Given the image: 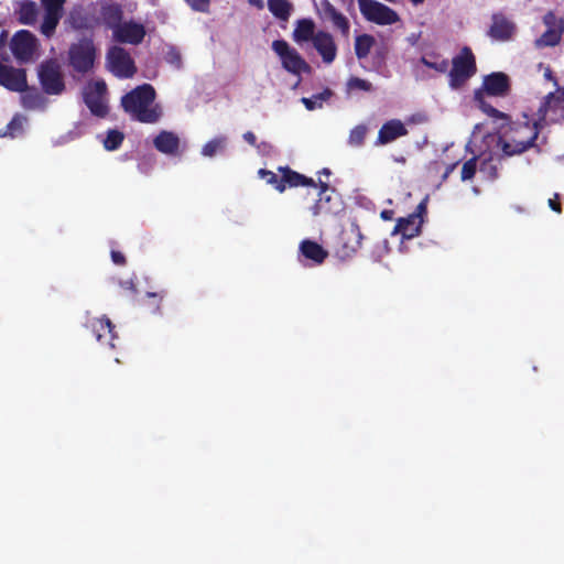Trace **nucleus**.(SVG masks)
I'll return each instance as SVG.
<instances>
[{
    "label": "nucleus",
    "mask_w": 564,
    "mask_h": 564,
    "mask_svg": "<svg viewBox=\"0 0 564 564\" xmlns=\"http://www.w3.org/2000/svg\"><path fill=\"white\" fill-rule=\"evenodd\" d=\"M347 86H348V87H352V77H350V78L347 80Z\"/></svg>",
    "instance_id": "60"
},
{
    "label": "nucleus",
    "mask_w": 564,
    "mask_h": 564,
    "mask_svg": "<svg viewBox=\"0 0 564 564\" xmlns=\"http://www.w3.org/2000/svg\"><path fill=\"white\" fill-rule=\"evenodd\" d=\"M383 220H392L394 216V212L392 209H383L380 214Z\"/></svg>",
    "instance_id": "56"
},
{
    "label": "nucleus",
    "mask_w": 564,
    "mask_h": 564,
    "mask_svg": "<svg viewBox=\"0 0 564 564\" xmlns=\"http://www.w3.org/2000/svg\"><path fill=\"white\" fill-rule=\"evenodd\" d=\"M119 285H120V288H122L126 291L131 292L132 294H135L137 291H138L137 286H135V283H134V281L132 279L121 280L119 282Z\"/></svg>",
    "instance_id": "50"
},
{
    "label": "nucleus",
    "mask_w": 564,
    "mask_h": 564,
    "mask_svg": "<svg viewBox=\"0 0 564 564\" xmlns=\"http://www.w3.org/2000/svg\"><path fill=\"white\" fill-rule=\"evenodd\" d=\"M343 258H346V257H349V252L348 251H344L343 254H341Z\"/></svg>",
    "instance_id": "61"
},
{
    "label": "nucleus",
    "mask_w": 564,
    "mask_h": 564,
    "mask_svg": "<svg viewBox=\"0 0 564 564\" xmlns=\"http://www.w3.org/2000/svg\"><path fill=\"white\" fill-rule=\"evenodd\" d=\"M90 327L98 343L115 348L113 340L117 336L113 332L115 326L108 317L93 321Z\"/></svg>",
    "instance_id": "21"
},
{
    "label": "nucleus",
    "mask_w": 564,
    "mask_h": 564,
    "mask_svg": "<svg viewBox=\"0 0 564 564\" xmlns=\"http://www.w3.org/2000/svg\"><path fill=\"white\" fill-rule=\"evenodd\" d=\"M312 42L316 51L322 56L324 63L329 64L335 59L337 47L329 33L318 31Z\"/></svg>",
    "instance_id": "22"
},
{
    "label": "nucleus",
    "mask_w": 564,
    "mask_h": 564,
    "mask_svg": "<svg viewBox=\"0 0 564 564\" xmlns=\"http://www.w3.org/2000/svg\"><path fill=\"white\" fill-rule=\"evenodd\" d=\"M39 79L47 95H61L65 90L63 73L56 59L51 58L41 63Z\"/></svg>",
    "instance_id": "7"
},
{
    "label": "nucleus",
    "mask_w": 564,
    "mask_h": 564,
    "mask_svg": "<svg viewBox=\"0 0 564 564\" xmlns=\"http://www.w3.org/2000/svg\"><path fill=\"white\" fill-rule=\"evenodd\" d=\"M166 294L167 292L165 290L148 292L144 300L141 302V305L145 307L151 314H159L161 313L162 301Z\"/></svg>",
    "instance_id": "32"
},
{
    "label": "nucleus",
    "mask_w": 564,
    "mask_h": 564,
    "mask_svg": "<svg viewBox=\"0 0 564 564\" xmlns=\"http://www.w3.org/2000/svg\"><path fill=\"white\" fill-rule=\"evenodd\" d=\"M376 44V40L370 34H361L355 37V54L358 58L366 57L372 46Z\"/></svg>",
    "instance_id": "33"
},
{
    "label": "nucleus",
    "mask_w": 564,
    "mask_h": 564,
    "mask_svg": "<svg viewBox=\"0 0 564 564\" xmlns=\"http://www.w3.org/2000/svg\"><path fill=\"white\" fill-rule=\"evenodd\" d=\"M124 140V134L119 130H109L106 139L104 140V147L108 151H115L119 149Z\"/></svg>",
    "instance_id": "36"
},
{
    "label": "nucleus",
    "mask_w": 564,
    "mask_h": 564,
    "mask_svg": "<svg viewBox=\"0 0 564 564\" xmlns=\"http://www.w3.org/2000/svg\"><path fill=\"white\" fill-rule=\"evenodd\" d=\"M61 18L62 17L59 15L48 14L44 12L43 21L40 28L41 33L47 39L52 37L55 33V30L58 25Z\"/></svg>",
    "instance_id": "35"
},
{
    "label": "nucleus",
    "mask_w": 564,
    "mask_h": 564,
    "mask_svg": "<svg viewBox=\"0 0 564 564\" xmlns=\"http://www.w3.org/2000/svg\"><path fill=\"white\" fill-rule=\"evenodd\" d=\"M315 23L312 19H300L293 30V40L296 43L313 41L315 37Z\"/></svg>",
    "instance_id": "27"
},
{
    "label": "nucleus",
    "mask_w": 564,
    "mask_h": 564,
    "mask_svg": "<svg viewBox=\"0 0 564 564\" xmlns=\"http://www.w3.org/2000/svg\"><path fill=\"white\" fill-rule=\"evenodd\" d=\"M22 93L23 94L21 96V104H22L23 108L29 109V110H34V109H42L44 107L45 99H44L43 95L35 88L29 89L26 87V89Z\"/></svg>",
    "instance_id": "30"
},
{
    "label": "nucleus",
    "mask_w": 564,
    "mask_h": 564,
    "mask_svg": "<svg viewBox=\"0 0 564 564\" xmlns=\"http://www.w3.org/2000/svg\"><path fill=\"white\" fill-rule=\"evenodd\" d=\"M256 147H257L259 150H261V149L270 148V144H269V143H267V142H262L261 144H257Z\"/></svg>",
    "instance_id": "58"
},
{
    "label": "nucleus",
    "mask_w": 564,
    "mask_h": 564,
    "mask_svg": "<svg viewBox=\"0 0 564 564\" xmlns=\"http://www.w3.org/2000/svg\"><path fill=\"white\" fill-rule=\"evenodd\" d=\"M517 31V25L508 19L503 13H494L491 17V25L488 35L496 41L506 42L512 39Z\"/></svg>",
    "instance_id": "16"
},
{
    "label": "nucleus",
    "mask_w": 564,
    "mask_h": 564,
    "mask_svg": "<svg viewBox=\"0 0 564 564\" xmlns=\"http://www.w3.org/2000/svg\"><path fill=\"white\" fill-rule=\"evenodd\" d=\"M367 134V127L359 124L355 127V143L361 144Z\"/></svg>",
    "instance_id": "47"
},
{
    "label": "nucleus",
    "mask_w": 564,
    "mask_h": 564,
    "mask_svg": "<svg viewBox=\"0 0 564 564\" xmlns=\"http://www.w3.org/2000/svg\"><path fill=\"white\" fill-rule=\"evenodd\" d=\"M155 149L164 154L175 155L180 148V138L171 131H161L153 140Z\"/></svg>",
    "instance_id": "25"
},
{
    "label": "nucleus",
    "mask_w": 564,
    "mask_h": 564,
    "mask_svg": "<svg viewBox=\"0 0 564 564\" xmlns=\"http://www.w3.org/2000/svg\"><path fill=\"white\" fill-rule=\"evenodd\" d=\"M477 70L476 58L470 47L465 46L452 59V69L448 73V83L453 89L463 87Z\"/></svg>",
    "instance_id": "3"
},
{
    "label": "nucleus",
    "mask_w": 564,
    "mask_h": 564,
    "mask_svg": "<svg viewBox=\"0 0 564 564\" xmlns=\"http://www.w3.org/2000/svg\"><path fill=\"white\" fill-rule=\"evenodd\" d=\"M65 1L66 0H42L44 12L62 17Z\"/></svg>",
    "instance_id": "42"
},
{
    "label": "nucleus",
    "mask_w": 564,
    "mask_h": 564,
    "mask_svg": "<svg viewBox=\"0 0 564 564\" xmlns=\"http://www.w3.org/2000/svg\"><path fill=\"white\" fill-rule=\"evenodd\" d=\"M426 200L427 198L423 199L417 206L415 212L412 215H417V219H422V215L426 213Z\"/></svg>",
    "instance_id": "52"
},
{
    "label": "nucleus",
    "mask_w": 564,
    "mask_h": 564,
    "mask_svg": "<svg viewBox=\"0 0 564 564\" xmlns=\"http://www.w3.org/2000/svg\"><path fill=\"white\" fill-rule=\"evenodd\" d=\"M96 50L90 39H83L78 43L72 44L68 51L69 65L82 74L93 68Z\"/></svg>",
    "instance_id": "8"
},
{
    "label": "nucleus",
    "mask_w": 564,
    "mask_h": 564,
    "mask_svg": "<svg viewBox=\"0 0 564 564\" xmlns=\"http://www.w3.org/2000/svg\"><path fill=\"white\" fill-rule=\"evenodd\" d=\"M155 96L153 86L143 84L127 93L121 98V106L132 119L142 123H155L162 115L161 108L153 105Z\"/></svg>",
    "instance_id": "2"
},
{
    "label": "nucleus",
    "mask_w": 564,
    "mask_h": 564,
    "mask_svg": "<svg viewBox=\"0 0 564 564\" xmlns=\"http://www.w3.org/2000/svg\"><path fill=\"white\" fill-rule=\"evenodd\" d=\"M145 36V29L142 24L135 22L120 23L113 31V37L119 43L138 45Z\"/></svg>",
    "instance_id": "18"
},
{
    "label": "nucleus",
    "mask_w": 564,
    "mask_h": 564,
    "mask_svg": "<svg viewBox=\"0 0 564 564\" xmlns=\"http://www.w3.org/2000/svg\"><path fill=\"white\" fill-rule=\"evenodd\" d=\"M0 86L11 91H24L28 87L25 70L0 63Z\"/></svg>",
    "instance_id": "15"
},
{
    "label": "nucleus",
    "mask_w": 564,
    "mask_h": 564,
    "mask_svg": "<svg viewBox=\"0 0 564 564\" xmlns=\"http://www.w3.org/2000/svg\"><path fill=\"white\" fill-rule=\"evenodd\" d=\"M300 254L313 264H322L328 257V251L322 245L311 239H304L299 247Z\"/></svg>",
    "instance_id": "23"
},
{
    "label": "nucleus",
    "mask_w": 564,
    "mask_h": 564,
    "mask_svg": "<svg viewBox=\"0 0 564 564\" xmlns=\"http://www.w3.org/2000/svg\"><path fill=\"white\" fill-rule=\"evenodd\" d=\"M479 171L490 181H495L499 176L498 167L494 164L491 158L485 159L480 162Z\"/></svg>",
    "instance_id": "41"
},
{
    "label": "nucleus",
    "mask_w": 564,
    "mask_h": 564,
    "mask_svg": "<svg viewBox=\"0 0 564 564\" xmlns=\"http://www.w3.org/2000/svg\"><path fill=\"white\" fill-rule=\"evenodd\" d=\"M97 15L100 19V25L102 24L113 32L122 22L123 10L121 4L113 0H104L100 2L99 14Z\"/></svg>",
    "instance_id": "19"
},
{
    "label": "nucleus",
    "mask_w": 564,
    "mask_h": 564,
    "mask_svg": "<svg viewBox=\"0 0 564 564\" xmlns=\"http://www.w3.org/2000/svg\"><path fill=\"white\" fill-rule=\"evenodd\" d=\"M362 18L377 25H392L400 21L399 13L377 0H357Z\"/></svg>",
    "instance_id": "4"
},
{
    "label": "nucleus",
    "mask_w": 564,
    "mask_h": 564,
    "mask_svg": "<svg viewBox=\"0 0 564 564\" xmlns=\"http://www.w3.org/2000/svg\"><path fill=\"white\" fill-rule=\"evenodd\" d=\"M457 165H458V162H455V163H452L446 166V169L442 175V182H445L448 178V176L453 173V171L456 169Z\"/></svg>",
    "instance_id": "55"
},
{
    "label": "nucleus",
    "mask_w": 564,
    "mask_h": 564,
    "mask_svg": "<svg viewBox=\"0 0 564 564\" xmlns=\"http://www.w3.org/2000/svg\"><path fill=\"white\" fill-rule=\"evenodd\" d=\"M475 101L487 116L503 121L497 140V147L502 151L503 155H519L535 147V141L541 129L544 127L539 117L530 120L529 116L523 113V120L511 121L507 113L488 104L480 91L475 93Z\"/></svg>",
    "instance_id": "1"
},
{
    "label": "nucleus",
    "mask_w": 564,
    "mask_h": 564,
    "mask_svg": "<svg viewBox=\"0 0 564 564\" xmlns=\"http://www.w3.org/2000/svg\"><path fill=\"white\" fill-rule=\"evenodd\" d=\"M272 50L280 57L283 68L289 73L293 75L311 73L312 67L310 64L285 40L273 41Z\"/></svg>",
    "instance_id": "5"
},
{
    "label": "nucleus",
    "mask_w": 564,
    "mask_h": 564,
    "mask_svg": "<svg viewBox=\"0 0 564 564\" xmlns=\"http://www.w3.org/2000/svg\"><path fill=\"white\" fill-rule=\"evenodd\" d=\"M323 173L328 175V174H329V171H328L327 169H324V170H323Z\"/></svg>",
    "instance_id": "62"
},
{
    "label": "nucleus",
    "mask_w": 564,
    "mask_h": 564,
    "mask_svg": "<svg viewBox=\"0 0 564 564\" xmlns=\"http://www.w3.org/2000/svg\"><path fill=\"white\" fill-rule=\"evenodd\" d=\"M10 46L17 59L29 61L35 52L36 37L28 30H20L13 35Z\"/></svg>",
    "instance_id": "13"
},
{
    "label": "nucleus",
    "mask_w": 564,
    "mask_h": 564,
    "mask_svg": "<svg viewBox=\"0 0 564 564\" xmlns=\"http://www.w3.org/2000/svg\"><path fill=\"white\" fill-rule=\"evenodd\" d=\"M37 6L34 1L25 0L18 10V20L21 24L33 25L37 18Z\"/></svg>",
    "instance_id": "29"
},
{
    "label": "nucleus",
    "mask_w": 564,
    "mask_h": 564,
    "mask_svg": "<svg viewBox=\"0 0 564 564\" xmlns=\"http://www.w3.org/2000/svg\"><path fill=\"white\" fill-rule=\"evenodd\" d=\"M318 17L324 22L332 23L333 28L339 30L345 36L349 34V21L328 0H321L316 6Z\"/></svg>",
    "instance_id": "14"
},
{
    "label": "nucleus",
    "mask_w": 564,
    "mask_h": 564,
    "mask_svg": "<svg viewBox=\"0 0 564 564\" xmlns=\"http://www.w3.org/2000/svg\"><path fill=\"white\" fill-rule=\"evenodd\" d=\"M186 3L195 11L207 12L210 0H185Z\"/></svg>",
    "instance_id": "45"
},
{
    "label": "nucleus",
    "mask_w": 564,
    "mask_h": 564,
    "mask_svg": "<svg viewBox=\"0 0 564 564\" xmlns=\"http://www.w3.org/2000/svg\"><path fill=\"white\" fill-rule=\"evenodd\" d=\"M333 93L329 88H325L322 93L315 94L312 97H303L302 104L310 111L322 108L323 104L332 97Z\"/></svg>",
    "instance_id": "34"
},
{
    "label": "nucleus",
    "mask_w": 564,
    "mask_h": 564,
    "mask_svg": "<svg viewBox=\"0 0 564 564\" xmlns=\"http://www.w3.org/2000/svg\"><path fill=\"white\" fill-rule=\"evenodd\" d=\"M268 9L276 19L288 21L293 6L289 0H268Z\"/></svg>",
    "instance_id": "31"
},
{
    "label": "nucleus",
    "mask_w": 564,
    "mask_h": 564,
    "mask_svg": "<svg viewBox=\"0 0 564 564\" xmlns=\"http://www.w3.org/2000/svg\"><path fill=\"white\" fill-rule=\"evenodd\" d=\"M355 89L370 91L372 89V85L366 79L355 77Z\"/></svg>",
    "instance_id": "49"
},
{
    "label": "nucleus",
    "mask_w": 564,
    "mask_h": 564,
    "mask_svg": "<svg viewBox=\"0 0 564 564\" xmlns=\"http://www.w3.org/2000/svg\"><path fill=\"white\" fill-rule=\"evenodd\" d=\"M279 172L283 176V186L286 187H297V186H306L317 189V183L303 174H300L296 171H293L289 166L279 167Z\"/></svg>",
    "instance_id": "24"
},
{
    "label": "nucleus",
    "mask_w": 564,
    "mask_h": 564,
    "mask_svg": "<svg viewBox=\"0 0 564 564\" xmlns=\"http://www.w3.org/2000/svg\"><path fill=\"white\" fill-rule=\"evenodd\" d=\"M408 133L409 131L401 120L391 119L382 124L375 143L376 145H386L401 137H405Z\"/></svg>",
    "instance_id": "20"
},
{
    "label": "nucleus",
    "mask_w": 564,
    "mask_h": 564,
    "mask_svg": "<svg viewBox=\"0 0 564 564\" xmlns=\"http://www.w3.org/2000/svg\"><path fill=\"white\" fill-rule=\"evenodd\" d=\"M23 129V118L19 115L14 116L11 121L7 124L6 131L1 134L2 137H14L17 132H21Z\"/></svg>",
    "instance_id": "43"
},
{
    "label": "nucleus",
    "mask_w": 564,
    "mask_h": 564,
    "mask_svg": "<svg viewBox=\"0 0 564 564\" xmlns=\"http://www.w3.org/2000/svg\"><path fill=\"white\" fill-rule=\"evenodd\" d=\"M482 87L488 96L506 97L511 90V83L506 73L494 72L485 76Z\"/></svg>",
    "instance_id": "17"
},
{
    "label": "nucleus",
    "mask_w": 564,
    "mask_h": 564,
    "mask_svg": "<svg viewBox=\"0 0 564 564\" xmlns=\"http://www.w3.org/2000/svg\"><path fill=\"white\" fill-rule=\"evenodd\" d=\"M67 22L74 30H94L100 25V19L93 3L87 7L75 6L69 11Z\"/></svg>",
    "instance_id": "10"
},
{
    "label": "nucleus",
    "mask_w": 564,
    "mask_h": 564,
    "mask_svg": "<svg viewBox=\"0 0 564 564\" xmlns=\"http://www.w3.org/2000/svg\"><path fill=\"white\" fill-rule=\"evenodd\" d=\"M83 98L85 105L94 116L105 118L108 115V106L104 97L98 96L96 93H83Z\"/></svg>",
    "instance_id": "28"
},
{
    "label": "nucleus",
    "mask_w": 564,
    "mask_h": 564,
    "mask_svg": "<svg viewBox=\"0 0 564 564\" xmlns=\"http://www.w3.org/2000/svg\"><path fill=\"white\" fill-rule=\"evenodd\" d=\"M107 86L104 80H97L93 85H89L85 88L84 93H96L98 96L102 97L106 94Z\"/></svg>",
    "instance_id": "46"
},
{
    "label": "nucleus",
    "mask_w": 564,
    "mask_h": 564,
    "mask_svg": "<svg viewBox=\"0 0 564 564\" xmlns=\"http://www.w3.org/2000/svg\"><path fill=\"white\" fill-rule=\"evenodd\" d=\"M110 256L112 262L117 265H124L127 262L124 254L118 250H111Z\"/></svg>",
    "instance_id": "48"
},
{
    "label": "nucleus",
    "mask_w": 564,
    "mask_h": 564,
    "mask_svg": "<svg viewBox=\"0 0 564 564\" xmlns=\"http://www.w3.org/2000/svg\"><path fill=\"white\" fill-rule=\"evenodd\" d=\"M165 58L167 63L174 65L176 68L182 67V55L176 48H170Z\"/></svg>",
    "instance_id": "44"
},
{
    "label": "nucleus",
    "mask_w": 564,
    "mask_h": 564,
    "mask_svg": "<svg viewBox=\"0 0 564 564\" xmlns=\"http://www.w3.org/2000/svg\"><path fill=\"white\" fill-rule=\"evenodd\" d=\"M544 77L547 79V80H552L553 84L558 87V82H557V78L553 75V70L551 69L550 66H546L545 67V70H544Z\"/></svg>",
    "instance_id": "54"
},
{
    "label": "nucleus",
    "mask_w": 564,
    "mask_h": 564,
    "mask_svg": "<svg viewBox=\"0 0 564 564\" xmlns=\"http://www.w3.org/2000/svg\"><path fill=\"white\" fill-rule=\"evenodd\" d=\"M413 4L417 6L424 2V0H410Z\"/></svg>",
    "instance_id": "59"
},
{
    "label": "nucleus",
    "mask_w": 564,
    "mask_h": 564,
    "mask_svg": "<svg viewBox=\"0 0 564 564\" xmlns=\"http://www.w3.org/2000/svg\"><path fill=\"white\" fill-rule=\"evenodd\" d=\"M242 137H243V140H245L248 144H250V145H252V147H256V145H257V137H256V134H254L252 131H247V132H245Z\"/></svg>",
    "instance_id": "53"
},
{
    "label": "nucleus",
    "mask_w": 564,
    "mask_h": 564,
    "mask_svg": "<svg viewBox=\"0 0 564 564\" xmlns=\"http://www.w3.org/2000/svg\"><path fill=\"white\" fill-rule=\"evenodd\" d=\"M107 59L110 70L117 77L130 78L137 70L133 59L123 47L112 46L107 54Z\"/></svg>",
    "instance_id": "9"
},
{
    "label": "nucleus",
    "mask_w": 564,
    "mask_h": 564,
    "mask_svg": "<svg viewBox=\"0 0 564 564\" xmlns=\"http://www.w3.org/2000/svg\"><path fill=\"white\" fill-rule=\"evenodd\" d=\"M259 176L268 184H271L278 192L283 193L285 191V186H283V176L279 177L274 172L260 169L259 170Z\"/></svg>",
    "instance_id": "37"
},
{
    "label": "nucleus",
    "mask_w": 564,
    "mask_h": 564,
    "mask_svg": "<svg viewBox=\"0 0 564 564\" xmlns=\"http://www.w3.org/2000/svg\"><path fill=\"white\" fill-rule=\"evenodd\" d=\"M421 63L437 73L444 74L448 69V61L445 58H438L436 57L435 61H431L427 56L421 57Z\"/></svg>",
    "instance_id": "39"
},
{
    "label": "nucleus",
    "mask_w": 564,
    "mask_h": 564,
    "mask_svg": "<svg viewBox=\"0 0 564 564\" xmlns=\"http://www.w3.org/2000/svg\"><path fill=\"white\" fill-rule=\"evenodd\" d=\"M535 116L546 126L564 120V87H557L555 91L547 94L540 104Z\"/></svg>",
    "instance_id": "6"
},
{
    "label": "nucleus",
    "mask_w": 564,
    "mask_h": 564,
    "mask_svg": "<svg viewBox=\"0 0 564 564\" xmlns=\"http://www.w3.org/2000/svg\"><path fill=\"white\" fill-rule=\"evenodd\" d=\"M558 199H560V195L556 193L554 195V198L549 199V206L552 210L560 214L562 212V207H561Z\"/></svg>",
    "instance_id": "51"
},
{
    "label": "nucleus",
    "mask_w": 564,
    "mask_h": 564,
    "mask_svg": "<svg viewBox=\"0 0 564 564\" xmlns=\"http://www.w3.org/2000/svg\"><path fill=\"white\" fill-rule=\"evenodd\" d=\"M226 143L225 137H218L210 141H208L202 149V154L204 156H214L218 151H220Z\"/></svg>",
    "instance_id": "38"
},
{
    "label": "nucleus",
    "mask_w": 564,
    "mask_h": 564,
    "mask_svg": "<svg viewBox=\"0 0 564 564\" xmlns=\"http://www.w3.org/2000/svg\"><path fill=\"white\" fill-rule=\"evenodd\" d=\"M318 198L311 207L314 216L337 214L339 212V202L333 189L325 182L319 181L317 184Z\"/></svg>",
    "instance_id": "12"
},
{
    "label": "nucleus",
    "mask_w": 564,
    "mask_h": 564,
    "mask_svg": "<svg viewBox=\"0 0 564 564\" xmlns=\"http://www.w3.org/2000/svg\"><path fill=\"white\" fill-rule=\"evenodd\" d=\"M543 22L546 25V31L535 40V47L543 48L557 45L564 32V20L557 18L552 11H549L543 17Z\"/></svg>",
    "instance_id": "11"
},
{
    "label": "nucleus",
    "mask_w": 564,
    "mask_h": 564,
    "mask_svg": "<svg viewBox=\"0 0 564 564\" xmlns=\"http://www.w3.org/2000/svg\"><path fill=\"white\" fill-rule=\"evenodd\" d=\"M422 219H417V215H409L399 218L394 227V232L401 234L403 238L411 239L421 231Z\"/></svg>",
    "instance_id": "26"
},
{
    "label": "nucleus",
    "mask_w": 564,
    "mask_h": 564,
    "mask_svg": "<svg viewBox=\"0 0 564 564\" xmlns=\"http://www.w3.org/2000/svg\"><path fill=\"white\" fill-rule=\"evenodd\" d=\"M248 3L252 7L260 9V10L263 9V7H264L263 0H248Z\"/></svg>",
    "instance_id": "57"
},
{
    "label": "nucleus",
    "mask_w": 564,
    "mask_h": 564,
    "mask_svg": "<svg viewBox=\"0 0 564 564\" xmlns=\"http://www.w3.org/2000/svg\"><path fill=\"white\" fill-rule=\"evenodd\" d=\"M477 172V158L474 156L467 160L460 171V180L463 182L470 181L474 178Z\"/></svg>",
    "instance_id": "40"
}]
</instances>
